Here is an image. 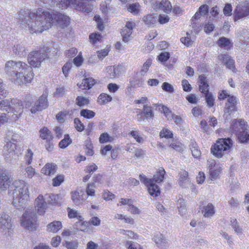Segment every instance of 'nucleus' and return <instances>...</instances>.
I'll return each mask as SVG.
<instances>
[{
	"label": "nucleus",
	"mask_w": 249,
	"mask_h": 249,
	"mask_svg": "<svg viewBox=\"0 0 249 249\" xmlns=\"http://www.w3.org/2000/svg\"><path fill=\"white\" fill-rule=\"evenodd\" d=\"M0 109L7 111L9 117L17 120L23 112V105L22 101L17 99L3 100L0 101Z\"/></svg>",
	"instance_id": "obj_5"
},
{
	"label": "nucleus",
	"mask_w": 249,
	"mask_h": 249,
	"mask_svg": "<svg viewBox=\"0 0 249 249\" xmlns=\"http://www.w3.org/2000/svg\"><path fill=\"white\" fill-rule=\"evenodd\" d=\"M73 123L74 127L77 131L82 132L84 130L85 126L79 118H75Z\"/></svg>",
	"instance_id": "obj_52"
},
{
	"label": "nucleus",
	"mask_w": 249,
	"mask_h": 249,
	"mask_svg": "<svg viewBox=\"0 0 249 249\" xmlns=\"http://www.w3.org/2000/svg\"><path fill=\"white\" fill-rule=\"evenodd\" d=\"M218 45L221 48L225 49H229L231 46L230 40L225 37H222L220 38L217 42Z\"/></svg>",
	"instance_id": "obj_39"
},
{
	"label": "nucleus",
	"mask_w": 249,
	"mask_h": 249,
	"mask_svg": "<svg viewBox=\"0 0 249 249\" xmlns=\"http://www.w3.org/2000/svg\"><path fill=\"white\" fill-rule=\"evenodd\" d=\"M183 144L178 140H173L172 142L169 145V147L178 151H180L182 149Z\"/></svg>",
	"instance_id": "obj_47"
},
{
	"label": "nucleus",
	"mask_w": 249,
	"mask_h": 249,
	"mask_svg": "<svg viewBox=\"0 0 249 249\" xmlns=\"http://www.w3.org/2000/svg\"><path fill=\"white\" fill-rule=\"evenodd\" d=\"M135 24L134 22L127 21L125 24V41H127V37H130L132 33V30Z\"/></svg>",
	"instance_id": "obj_43"
},
{
	"label": "nucleus",
	"mask_w": 249,
	"mask_h": 249,
	"mask_svg": "<svg viewBox=\"0 0 249 249\" xmlns=\"http://www.w3.org/2000/svg\"><path fill=\"white\" fill-rule=\"evenodd\" d=\"M57 166L53 163H47L41 170V173L46 176H50L55 174Z\"/></svg>",
	"instance_id": "obj_23"
},
{
	"label": "nucleus",
	"mask_w": 249,
	"mask_h": 249,
	"mask_svg": "<svg viewBox=\"0 0 249 249\" xmlns=\"http://www.w3.org/2000/svg\"><path fill=\"white\" fill-rule=\"evenodd\" d=\"M173 136L172 131L166 127L163 128L160 132V137L161 138L172 139Z\"/></svg>",
	"instance_id": "obj_40"
},
{
	"label": "nucleus",
	"mask_w": 249,
	"mask_h": 249,
	"mask_svg": "<svg viewBox=\"0 0 249 249\" xmlns=\"http://www.w3.org/2000/svg\"><path fill=\"white\" fill-rule=\"evenodd\" d=\"M48 107L47 96L43 94L38 99L36 104L31 109L32 113H35L38 111H41Z\"/></svg>",
	"instance_id": "obj_19"
},
{
	"label": "nucleus",
	"mask_w": 249,
	"mask_h": 249,
	"mask_svg": "<svg viewBox=\"0 0 249 249\" xmlns=\"http://www.w3.org/2000/svg\"><path fill=\"white\" fill-rule=\"evenodd\" d=\"M153 240L157 245L165 243V240L163 238V235L160 233H156L154 235Z\"/></svg>",
	"instance_id": "obj_60"
},
{
	"label": "nucleus",
	"mask_w": 249,
	"mask_h": 249,
	"mask_svg": "<svg viewBox=\"0 0 249 249\" xmlns=\"http://www.w3.org/2000/svg\"><path fill=\"white\" fill-rule=\"evenodd\" d=\"M114 138L109 136L107 133L105 132L101 134L99 140L101 143H105L108 142H112Z\"/></svg>",
	"instance_id": "obj_44"
},
{
	"label": "nucleus",
	"mask_w": 249,
	"mask_h": 249,
	"mask_svg": "<svg viewBox=\"0 0 249 249\" xmlns=\"http://www.w3.org/2000/svg\"><path fill=\"white\" fill-rule=\"evenodd\" d=\"M141 6L139 3L130 4L127 6V11L134 16L139 15L141 12Z\"/></svg>",
	"instance_id": "obj_32"
},
{
	"label": "nucleus",
	"mask_w": 249,
	"mask_h": 249,
	"mask_svg": "<svg viewBox=\"0 0 249 249\" xmlns=\"http://www.w3.org/2000/svg\"><path fill=\"white\" fill-rule=\"evenodd\" d=\"M26 177L29 178H32L35 175L36 171L35 168L32 166H28L25 169Z\"/></svg>",
	"instance_id": "obj_63"
},
{
	"label": "nucleus",
	"mask_w": 249,
	"mask_h": 249,
	"mask_svg": "<svg viewBox=\"0 0 249 249\" xmlns=\"http://www.w3.org/2000/svg\"><path fill=\"white\" fill-rule=\"evenodd\" d=\"M125 209L132 214H139L140 212L139 209L133 204L131 199H125Z\"/></svg>",
	"instance_id": "obj_33"
},
{
	"label": "nucleus",
	"mask_w": 249,
	"mask_h": 249,
	"mask_svg": "<svg viewBox=\"0 0 249 249\" xmlns=\"http://www.w3.org/2000/svg\"><path fill=\"white\" fill-rule=\"evenodd\" d=\"M37 221L36 214L31 211H26L22 216L21 225L29 231H34L37 228Z\"/></svg>",
	"instance_id": "obj_7"
},
{
	"label": "nucleus",
	"mask_w": 249,
	"mask_h": 249,
	"mask_svg": "<svg viewBox=\"0 0 249 249\" xmlns=\"http://www.w3.org/2000/svg\"><path fill=\"white\" fill-rule=\"evenodd\" d=\"M50 199L49 200V203L52 205H58L59 204L60 196L59 195L51 194L49 196Z\"/></svg>",
	"instance_id": "obj_54"
},
{
	"label": "nucleus",
	"mask_w": 249,
	"mask_h": 249,
	"mask_svg": "<svg viewBox=\"0 0 249 249\" xmlns=\"http://www.w3.org/2000/svg\"><path fill=\"white\" fill-rule=\"evenodd\" d=\"M71 196L72 200L76 204L79 203L80 200H83L82 196L80 195L79 192L77 191L71 192Z\"/></svg>",
	"instance_id": "obj_57"
},
{
	"label": "nucleus",
	"mask_w": 249,
	"mask_h": 249,
	"mask_svg": "<svg viewBox=\"0 0 249 249\" xmlns=\"http://www.w3.org/2000/svg\"><path fill=\"white\" fill-rule=\"evenodd\" d=\"M64 181V176L63 175H59L56 176L52 180V185L54 187H57Z\"/></svg>",
	"instance_id": "obj_50"
},
{
	"label": "nucleus",
	"mask_w": 249,
	"mask_h": 249,
	"mask_svg": "<svg viewBox=\"0 0 249 249\" xmlns=\"http://www.w3.org/2000/svg\"><path fill=\"white\" fill-rule=\"evenodd\" d=\"M90 104V100L82 95L77 96L75 99V105L80 107H84L88 106Z\"/></svg>",
	"instance_id": "obj_27"
},
{
	"label": "nucleus",
	"mask_w": 249,
	"mask_h": 249,
	"mask_svg": "<svg viewBox=\"0 0 249 249\" xmlns=\"http://www.w3.org/2000/svg\"><path fill=\"white\" fill-rule=\"evenodd\" d=\"M52 15L53 23L54 22V20H55L58 25L62 28H64L69 25L70 21L68 16L59 13L52 14Z\"/></svg>",
	"instance_id": "obj_14"
},
{
	"label": "nucleus",
	"mask_w": 249,
	"mask_h": 249,
	"mask_svg": "<svg viewBox=\"0 0 249 249\" xmlns=\"http://www.w3.org/2000/svg\"><path fill=\"white\" fill-rule=\"evenodd\" d=\"M233 143L230 138L218 139L211 148V153L216 158H221L232 146Z\"/></svg>",
	"instance_id": "obj_6"
},
{
	"label": "nucleus",
	"mask_w": 249,
	"mask_h": 249,
	"mask_svg": "<svg viewBox=\"0 0 249 249\" xmlns=\"http://www.w3.org/2000/svg\"><path fill=\"white\" fill-rule=\"evenodd\" d=\"M159 110H160L161 112H162L165 116L168 119H170L171 118H173V114L172 113V112L170 109L165 106L163 105H159L158 106Z\"/></svg>",
	"instance_id": "obj_42"
},
{
	"label": "nucleus",
	"mask_w": 249,
	"mask_h": 249,
	"mask_svg": "<svg viewBox=\"0 0 249 249\" xmlns=\"http://www.w3.org/2000/svg\"><path fill=\"white\" fill-rule=\"evenodd\" d=\"M170 57V54L166 52H162L158 56V59L161 62L167 61Z\"/></svg>",
	"instance_id": "obj_64"
},
{
	"label": "nucleus",
	"mask_w": 249,
	"mask_h": 249,
	"mask_svg": "<svg viewBox=\"0 0 249 249\" xmlns=\"http://www.w3.org/2000/svg\"><path fill=\"white\" fill-rule=\"evenodd\" d=\"M121 68L119 66H109L107 68V71L110 74V76H119V73Z\"/></svg>",
	"instance_id": "obj_48"
},
{
	"label": "nucleus",
	"mask_w": 249,
	"mask_h": 249,
	"mask_svg": "<svg viewBox=\"0 0 249 249\" xmlns=\"http://www.w3.org/2000/svg\"><path fill=\"white\" fill-rule=\"evenodd\" d=\"M86 1V0H71V6L77 10L88 14L91 11L92 6Z\"/></svg>",
	"instance_id": "obj_11"
},
{
	"label": "nucleus",
	"mask_w": 249,
	"mask_h": 249,
	"mask_svg": "<svg viewBox=\"0 0 249 249\" xmlns=\"http://www.w3.org/2000/svg\"><path fill=\"white\" fill-rule=\"evenodd\" d=\"M142 113L145 118L152 119L154 117V114L151 106L144 105L143 106Z\"/></svg>",
	"instance_id": "obj_46"
},
{
	"label": "nucleus",
	"mask_w": 249,
	"mask_h": 249,
	"mask_svg": "<svg viewBox=\"0 0 249 249\" xmlns=\"http://www.w3.org/2000/svg\"><path fill=\"white\" fill-rule=\"evenodd\" d=\"M39 136L44 140H53V136L51 131L46 126L43 127L39 130Z\"/></svg>",
	"instance_id": "obj_26"
},
{
	"label": "nucleus",
	"mask_w": 249,
	"mask_h": 249,
	"mask_svg": "<svg viewBox=\"0 0 249 249\" xmlns=\"http://www.w3.org/2000/svg\"><path fill=\"white\" fill-rule=\"evenodd\" d=\"M47 228L48 231L56 233L62 228V225L60 221H54L49 223L47 225Z\"/></svg>",
	"instance_id": "obj_29"
},
{
	"label": "nucleus",
	"mask_w": 249,
	"mask_h": 249,
	"mask_svg": "<svg viewBox=\"0 0 249 249\" xmlns=\"http://www.w3.org/2000/svg\"><path fill=\"white\" fill-rule=\"evenodd\" d=\"M128 135L133 138L139 143H142L144 142V139L138 130H133L128 133Z\"/></svg>",
	"instance_id": "obj_36"
},
{
	"label": "nucleus",
	"mask_w": 249,
	"mask_h": 249,
	"mask_svg": "<svg viewBox=\"0 0 249 249\" xmlns=\"http://www.w3.org/2000/svg\"><path fill=\"white\" fill-rule=\"evenodd\" d=\"M70 112L72 113V110L60 111L56 114V118L59 122H63L64 118L70 114Z\"/></svg>",
	"instance_id": "obj_59"
},
{
	"label": "nucleus",
	"mask_w": 249,
	"mask_h": 249,
	"mask_svg": "<svg viewBox=\"0 0 249 249\" xmlns=\"http://www.w3.org/2000/svg\"><path fill=\"white\" fill-rule=\"evenodd\" d=\"M157 14H149L144 16L142 20L146 25L151 26L157 23Z\"/></svg>",
	"instance_id": "obj_24"
},
{
	"label": "nucleus",
	"mask_w": 249,
	"mask_h": 249,
	"mask_svg": "<svg viewBox=\"0 0 249 249\" xmlns=\"http://www.w3.org/2000/svg\"><path fill=\"white\" fill-rule=\"evenodd\" d=\"M14 188L12 193L13 204L15 207L19 209L23 207L29 199V189L26 182L22 180H15L12 184L11 188Z\"/></svg>",
	"instance_id": "obj_3"
},
{
	"label": "nucleus",
	"mask_w": 249,
	"mask_h": 249,
	"mask_svg": "<svg viewBox=\"0 0 249 249\" xmlns=\"http://www.w3.org/2000/svg\"><path fill=\"white\" fill-rule=\"evenodd\" d=\"M166 172L163 167L160 168L153 176V179L147 178L143 175H140V180L147 187L149 194L154 197L159 196L160 194L159 187L154 183H160L163 181Z\"/></svg>",
	"instance_id": "obj_4"
},
{
	"label": "nucleus",
	"mask_w": 249,
	"mask_h": 249,
	"mask_svg": "<svg viewBox=\"0 0 249 249\" xmlns=\"http://www.w3.org/2000/svg\"><path fill=\"white\" fill-rule=\"evenodd\" d=\"M31 66L21 61L9 60L6 62L4 71L8 75L17 78H30L34 76Z\"/></svg>",
	"instance_id": "obj_2"
},
{
	"label": "nucleus",
	"mask_w": 249,
	"mask_h": 249,
	"mask_svg": "<svg viewBox=\"0 0 249 249\" xmlns=\"http://www.w3.org/2000/svg\"><path fill=\"white\" fill-rule=\"evenodd\" d=\"M80 114L81 117L87 119H90L94 118L96 115L94 111L88 109H82L80 110Z\"/></svg>",
	"instance_id": "obj_38"
},
{
	"label": "nucleus",
	"mask_w": 249,
	"mask_h": 249,
	"mask_svg": "<svg viewBox=\"0 0 249 249\" xmlns=\"http://www.w3.org/2000/svg\"><path fill=\"white\" fill-rule=\"evenodd\" d=\"M246 129V123L244 120H234L230 127V131L231 133H238L241 130Z\"/></svg>",
	"instance_id": "obj_20"
},
{
	"label": "nucleus",
	"mask_w": 249,
	"mask_h": 249,
	"mask_svg": "<svg viewBox=\"0 0 249 249\" xmlns=\"http://www.w3.org/2000/svg\"><path fill=\"white\" fill-rule=\"evenodd\" d=\"M236 104L237 101L235 97L232 95L229 97L224 107L225 113L231 115L233 112L237 111Z\"/></svg>",
	"instance_id": "obj_17"
},
{
	"label": "nucleus",
	"mask_w": 249,
	"mask_h": 249,
	"mask_svg": "<svg viewBox=\"0 0 249 249\" xmlns=\"http://www.w3.org/2000/svg\"><path fill=\"white\" fill-rule=\"evenodd\" d=\"M248 17H249V2L239 1L236 3V7L233 11L234 20L237 21Z\"/></svg>",
	"instance_id": "obj_8"
},
{
	"label": "nucleus",
	"mask_w": 249,
	"mask_h": 249,
	"mask_svg": "<svg viewBox=\"0 0 249 249\" xmlns=\"http://www.w3.org/2000/svg\"><path fill=\"white\" fill-rule=\"evenodd\" d=\"M11 183V175L6 170L0 169V189H9Z\"/></svg>",
	"instance_id": "obj_13"
},
{
	"label": "nucleus",
	"mask_w": 249,
	"mask_h": 249,
	"mask_svg": "<svg viewBox=\"0 0 249 249\" xmlns=\"http://www.w3.org/2000/svg\"><path fill=\"white\" fill-rule=\"evenodd\" d=\"M95 188L96 186L94 183H88L87 184L86 188V193L88 196H95Z\"/></svg>",
	"instance_id": "obj_41"
},
{
	"label": "nucleus",
	"mask_w": 249,
	"mask_h": 249,
	"mask_svg": "<svg viewBox=\"0 0 249 249\" xmlns=\"http://www.w3.org/2000/svg\"><path fill=\"white\" fill-rule=\"evenodd\" d=\"M152 60L151 59H147L144 63L142 67L141 73L142 75H144V74L148 71L149 68L151 65Z\"/></svg>",
	"instance_id": "obj_61"
},
{
	"label": "nucleus",
	"mask_w": 249,
	"mask_h": 249,
	"mask_svg": "<svg viewBox=\"0 0 249 249\" xmlns=\"http://www.w3.org/2000/svg\"><path fill=\"white\" fill-rule=\"evenodd\" d=\"M205 80L206 79H200L199 81V90L204 94H206V93H209V85L207 82L205 81Z\"/></svg>",
	"instance_id": "obj_49"
},
{
	"label": "nucleus",
	"mask_w": 249,
	"mask_h": 249,
	"mask_svg": "<svg viewBox=\"0 0 249 249\" xmlns=\"http://www.w3.org/2000/svg\"><path fill=\"white\" fill-rule=\"evenodd\" d=\"M201 212L205 217L212 216L215 213L214 206L212 204H208L201 209Z\"/></svg>",
	"instance_id": "obj_31"
},
{
	"label": "nucleus",
	"mask_w": 249,
	"mask_h": 249,
	"mask_svg": "<svg viewBox=\"0 0 249 249\" xmlns=\"http://www.w3.org/2000/svg\"><path fill=\"white\" fill-rule=\"evenodd\" d=\"M56 1L59 8L66 9L68 6H71V0H56Z\"/></svg>",
	"instance_id": "obj_55"
},
{
	"label": "nucleus",
	"mask_w": 249,
	"mask_h": 249,
	"mask_svg": "<svg viewBox=\"0 0 249 249\" xmlns=\"http://www.w3.org/2000/svg\"><path fill=\"white\" fill-rule=\"evenodd\" d=\"M102 197L104 200L106 201H109L113 199L115 196L114 194L109 192L108 190H106L104 191L102 194Z\"/></svg>",
	"instance_id": "obj_56"
},
{
	"label": "nucleus",
	"mask_w": 249,
	"mask_h": 249,
	"mask_svg": "<svg viewBox=\"0 0 249 249\" xmlns=\"http://www.w3.org/2000/svg\"><path fill=\"white\" fill-rule=\"evenodd\" d=\"M86 146L88 149V150L86 151V154L88 156H92L94 154V151L93 150L92 144L89 138L86 141Z\"/></svg>",
	"instance_id": "obj_58"
},
{
	"label": "nucleus",
	"mask_w": 249,
	"mask_h": 249,
	"mask_svg": "<svg viewBox=\"0 0 249 249\" xmlns=\"http://www.w3.org/2000/svg\"><path fill=\"white\" fill-rule=\"evenodd\" d=\"M68 216L70 219L77 218L78 221H82L84 220L83 217L78 213L77 211L68 207L67 209Z\"/></svg>",
	"instance_id": "obj_35"
},
{
	"label": "nucleus",
	"mask_w": 249,
	"mask_h": 249,
	"mask_svg": "<svg viewBox=\"0 0 249 249\" xmlns=\"http://www.w3.org/2000/svg\"><path fill=\"white\" fill-rule=\"evenodd\" d=\"M71 142V140L69 135H65L64 138L59 143V146L61 148H65L67 147Z\"/></svg>",
	"instance_id": "obj_51"
},
{
	"label": "nucleus",
	"mask_w": 249,
	"mask_h": 249,
	"mask_svg": "<svg viewBox=\"0 0 249 249\" xmlns=\"http://www.w3.org/2000/svg\"><path fill=\"white\" fill-rule=\"evenodd\" d=\"M218 62L223 63L226 67L234 72L235 70L234 61L228 54H221L218 56Z\"/></svg>",
	"instance_id": "obj_16"
},
{
	"label": "nucleus",
	"mask_w": 249,
	"mask_h": 249,
	"mask_svg": "<svg viewBox=\"0 0 249 249\" xmlns=\"http://www.w3.org/2000/svg\"><path fill=\"white\" fill-rule=\"evenodd\" d=\"M237 138L240 143H247L249 142V134L245 130L238 132Z\"/></svg>",
	"instance_id": "obj_37"
},
{
	"label": "nucleus",
	"mask_w": 249,
	"mask_h": 249,
	"mask_svg": "<svg viewBox=\"0 0 249 249\" xmlns=\"http://www.w3.org/2000/svg\"><path fill=\"white\" fill-rule=\"evenodd\" d=\"M76 226H78V224H79L80 226L78 228V229L82 231L86 232L87 231L90 227L89 223L86 221H79L76 222L75 223Z\"/></svg>",
	"instance_id": "obj_45"
},
{
	"label": "nucleus",
	"mask_w": 249,
	"mask_h": 249,
	"mask_svg": "<svg viewBox=\"0 0 249 249\" xmlns=\"http://www.w3.org/2000/svg\"><path fill=\"white\" fill-rule=\"evenodd\" d=\"M189 146L193 156L195 158H199L201 153L196 142L194 141H191Z\"/></svg>",
	"instance_id": "obj_30"
},
{
	"label": "nucleus",
	"mask_w": 249,
	"mask_h": 249,
	"mask_svg": "<svg viewBox=\"0 0 249 249\" xmlns=\"http://www.w3.org/2000/svg\"><path fill=\"white\" fill-rule=\"evenodd\" d=\"M206 98V102L209 107H211L213 106L214 104V99L211 93H206L205 94Z\"/></svg>",
	"instance_id": "obj_53"
},
{
	"label": "nucleus",
	"mask_w": 249,
	"mask_h": 249,
	"mask_svg": "<svg viewBox=\"0 0 249 249\" xmlns=\"http://www.w3.org/2000/svg\"><path fill=\"white\" fill-rule=\"evenodd\" d=\"M4 154L9 155V157H13L14 156H18L21 154L20 149L17 143L9 141L4 146Z\"/></svg>",
	"instance_id": "obj_12"
},
{
	"label": "nucleus",
	"mask_w": 249,
	"mask_h": 249,
	"mask_svg": "<svg viewBox=\"0 0 249 249\" xmlns=\"http://www.w3.org/2000/svg\"><path fill=\"white\" fill-rule=\"evenodd\" d=\"M46 56L47 54L44 50L33 51L28 54L27 60L31 66L37 68L40 66L41 62Z\"/></svg>",
	"instance_id": "obj_9"
},
{
	"label": "nucleus",
	"mask_w": 249,
	"mask_h": 249,
	"mask_svg": "<svg viewBox=\"0 0 249 249\" xmlns=\"http://www.w3.org/2000/svg\"><path fill=\"white\" fill-rule=\"evenodd\" d=\"M214 26L213 24L211 21H209L204 24V32L207 34L212 32L214 30Z\"/></svg>",
	"instance_id": "obj_62"
},
{
	"label": "nucleus",
	"mask_w": 249,
	"mask_h": 249,
	"mask_svg": "<svg viewBox=\"0 0 249 249\" xmlns=\"http://www.w3.org/2000/svg\"><path fill=\"white\" fill-rule=\"evenodd\" d=\"M94 83V79H83L81 83H78L77 86L82 89H89Z\"/></svg>",
	"instance_id": "obj_28"
},
{
	"label": "nucleus",
	"mask_w": 249,
	"mask_h": 249,
	"mask_svg": "<svg viewBox=\"0 0 249 249\" xmlns=\"http://www.w3.org/2000/svg\"><path fill=\"white\" fill-rule=\"evenodd\" d=\"M35 206L36 208L37 212L40 215L43 214L46 208V203L45 201L44 196L40 195L35 199Z\"/></svg>",
	"instance_id": "obj_21"
},
{
	"label": "nucleus",
	"mask_w": 249,
	"mask_h": 249,
	"mask_svg": "<svg viewBox=\"0 0 249 249\" xmlns=\"http://www.w3.org/2000/svg\"><path fill=\"white\" fill-rule=\"evenodd\" d=\"M12 224L10 217L5 213L2 214L0 217V230L5 234L10 235L11 233Z\"/></svg>",
	"instance_id": "obj_10"
},
{
	"label": "nucleus",
	"mask_w": 249,
	"mask_h": 249,
	"mask_svg": "<svg viewBox=\"0 0 249 249\" xmlns=\"http://www.w3.org/2000/svg\"><path fill=\"white\" fill-rule=\"evenodd\" d=\"M12 51L13 53L19 57H23L26 55L28 50L22 43H19L14 45Z\"/></svg>",
	"instance_id": "obj_22"
},
{
	"label": "nucleus",
	"mask_w": 249,
	"mask_h": 249,
	"mask_svg": "<svg viewBox=\"0 0 249 249\" xmlns=\"http://www.w3.org/2000/svg\"><path fill=\"white\" fill-rule=\"evenodd\" d=\"M125 150L133 154L134 158L136 159L143 158L145 155V152L142 148H137L135 143L127 144Z\"/></svg>",
	"instance_id": "obj_18"
},
{
	"label": "nucleus",
	"mask_w": 249,
	"mask_h": 249,
	"mask_svg": "<svg viewBox=\"0 0 249 249\" xmlns=\"http://www.w3.org/2000/svg\"><path fill=\"white\" fill-rule=\"evenodd\" d=\"M178 177V183L181 186H183L189 180L188 173L184 169H181L179 172Z\"/></svg>",
	"instance_id": "obj_34"
},
{
	"label": "nucleus",
	"mask_w": 249,
	"mask_h": 249,
	"mask_svg": "<svg viewBox=\"0 0 249 249\" xmlns=\"http://www.w3.org/2000/svg\"><path fill=\"white\" fill-rule=\"evenodd\" d=\"M112 97L106 93H101L97 98V103L100 106L105 105L110 102Z\"/></svg>",
	"instance_id": "obj_25"
},
{
	"label": "nucleus",
	"mask_w": 249,
	"mask_h": 249,
	"mask_svg": "<svg viewBox=\"0 0 249 249\" xmlns=\"http://www.w3.org/2000/svg\"><path fill=\"white\" fill-rule=\"evenodd\" d=\"M53 21L52 14L41 9L36 12L21 11L18 15L21 27L31 34L41 33L49 29L53 25Z\"/></svg>",
	"instance_id": "obj_1"
},
{
	"label": "nucleus",
	"mask_w": 249,
	"mask_h": 249,
	"mask_svg": "<svg viewBox=\"0 0 249 249\" xmlns=\"http://www.w3.org/2000/svg\"><path fill=\"white\" fill-rule=\"evenodd\" d=\"M152 7L156 11L162 10L167 14L170 13L172 9L170 2L167 0H162L160 2H156L152 5Z\"/></svg>",
	"instance_id": "obj_15"
}]
</instances>
